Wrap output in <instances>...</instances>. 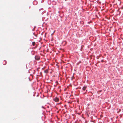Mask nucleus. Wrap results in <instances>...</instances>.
<instances>
[{"label": "nucleus", "mask_w": 123, "mask_h": 123, "mask_svg": "<svg viewBox=\"0 0 123 123\" xmlns=\"http://www.w3.org/2000/svg\"><path fill=\"white\" fill-rule=\"evenodd\" d=\"M36 59L38 60L40 59V57L39 56L36 55L35 57Z\"/></svg>", "instance_id": "1"}, {"label": "nucleus", "mask_w": 123, "mask_h": 123, "mask_svg": "<svg viewBox=\"0 0 123 123\" xmlns=\"http://www.w3.org/2000/svg\"><path fill=\"white\" fill-rule=\"evenodd\" d=\"M54 100L56 102H58L59 100V99L58 98H55L54 99Z\"/></svg>", "instance_id": "2"}, {"label": "nucleus", "mask_w": 123, "mask_h": 123, "mask_svg": "<svg viewBox=\"0 0 123 123\" xmlns=\"http://www.w3.org/2000/svg\"><path fill=\"white\" fill-rule=\"evenodd\" d=\"M86 86H84L83 88V89L84 90H85V89H86Z\"/></svg>", "instance_id": "3"}, {"label": "nucleus", "mask_w": 123, "mask_h": 123, "mask_svg": "<svg viewBox=\"0 0 123 123\" xmlns=\"http://www.w3.org/2000/svg\"><path fill=\"white\" fill-rule=\"evenodd\" d=\"M35 42H33L32 43V45H33V46H34L35 45Z\"/></svg>", "instance_id": "4"}, {"label": "nucleus", "mask_w": 123, "mask_h": 123, "mask_svg": "<svg viewBox=\"0 0 123 123\" xmlns=\"http://www.w3.org/2000/svg\"><path fill=\"white\" fill-rule=\"evenodd\" d=\"M33 34L35 36V37H37V35H35V34L34 33H33Z\"/></svg>", "instance_id": "5"}, {"label": "nucleus", "mask_w": 123, "mask_h": 123, "mask_svg": "<svg viewBox=\"0 0 123 123\" xmlns=\"http://www.w3.org/2000/svg\"><path fill=\"white\" fill-rule=\"evenodd\" d=\"M48 72V71L47 70H46L45 71V73H47Z\"/></svg>", "instance_id": "6"}, {"label": "nucleus", "mask_w": 123, "mask_h": 123, "mask_svg": "<svg viewBox=\"0 0 123 123\" xmlns=\"http://www.w3.org/2000/svg\"><path fill=\"white\" fill-rule=\"evenodd\" d=\"M33 38H34V39H35L36 38L34 37H33Z\"/></svg>", "instance_id": "7"}]
</instances>
